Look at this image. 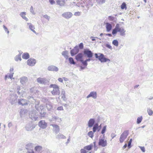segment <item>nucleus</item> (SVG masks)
<instances>
[{"label": "nucleus", "instance_id": "nucleus-2", "mask_svg": "<svg viewBox=\"0 0 153 153\" xmlns=\"http://www.w3.org/2000/svg\"><path fill=\"white\" fill-rule=\"evenodd\" d=\"M95 56L96 58H97L101 62H106L107 61H110V59L105 57L104 55L101 53L95 54Z\"/></svg>", "mask_w": 153, "mask_h": 153}, {"label": "nucleus", "instance_id": "nucleus-57", "mask_svg": "<svg viewBox=\"0 0 153 153\" xmlns=\"http://www.w3.org/2000/svg\"><path fill=\"white\" fill-rule=\"evenodd\" d=\"M50 70H53V69H49Z\"/></svg>", "mask_w": 153, "mask_h": 153}, {"label": "nucleus", "instance_id": "nucleus-41", "mask_svg": "<svg viewBox=\"0 0 153 153\" xmlns=\"http://www.w3.org/2000/svg\"><path fill=\"white\" fill-rule=\"evenodd\" d=\"M66 54L67 52H66V51H63L62 53V55L65 57V58H66V57H68V56L66 55Z\"/></svg>", "mask_w": 153, "mask_h": 153}, {"label": "nucleus", "instance_id": "nucleus-12", "mask_svg": "<svg viewBox=\"0 0 153 153\" xmlns=\"http://www.w3.org/2000/svg\"><path fill=\"white\" fill-rule=\"evenodd\" d=\"M50 19V17L49 16H48L47 15V14H45L44 16H43L42 18V21L43 22H46L48 21Z\"/></svg>", "mask_w": 153, "mask_h": 153}, {"label": "nucleus", "instance_id": "nucleus-30", "mask_svg": "<svg viewBox=\"0 0 153 153\" xmlns=\"http://www.w3.org/2000/svg\"><path fill=\"white\" fill-rule=\"evenodd\" d=\"M125 8H126V5L125 3L123 2L121 6V8L122 9H123Z\"/></svg>", "mask_w": 153, "mask_h": 153}, {"label": "nucleus", "instance_id": "nucleus-54", "mask_svg": "<svg viewBox=\"0 0 153 153\" xmlns=\"http://www.w3.org/2000/svg\"><path fill=\"white\" fill-rule=\"evenodd\" d=\"M12 76H13V75H11V76H10L9 77H10V78H12Z\"/></svg>", "mask_w": 153, "mask_h": 153}, {"label": "nucleus", "instance_id": "nucleus-28", "mask_svg": "<svg viewBox=\"0 0 153 153\" xmlns=\"http://www.w3.org/2000/svg\"><path fill=\"white\" fill-rule=\"evenodd\" d=\"M112 44L116 46H118V42L117 40H113L112 41Z\"/></svg>", "mask_w": 153, "mask_h": 153}, {"label": "nucleus", "instance_id": "nucleus-33", "mask_svg": "<svg viewBox=\"0 0 153 153\" xmlns=\"http://www.w3.org/2000/svg\"><path fill=\"white\" fill-rule=\"evenodd\" d=\"M88 135L89 137H90L91 138L93 137H94V133L93 132H92V131H90L88 133Z\"/></svg>", "mask_w": 153, "mask_h": 153}, {"label": "nucleus", "instance_id": "nucleus-59", "mask_svg": "<svg viewBox=\"0 0 153 153\" xmlns=\"http://www.w3.org/2000/svg\"><path fill=\"white\" fill-rule=\"evenodd\" d=\"M1 124H0V128Z\"/></svg>", "mask_w": 153, "mask_h": 153}, {"label": "nucleus", "instance_id": "nucleus-25", "mask_svg": "<svg viewBox=\"0 0 153 153\" xmlns=\"http://www.w3.org/2000/svg\"><path fill=\"white\" fill-rule=\"evenodd\" d=\"M27 81V78H22L20 79V82L22 84L24 83L25 82Z\"/></svg>", "mask_w": 153, "mask_h": 153}, {"label": "nucleus", "instance_id": "nucleus-18", "mask_svg": "<svg viewBox=\"0 0 153 153\" xmlns=\"http://www.w3.org/2000/svg\"><path fill=\"white\" fill-rule=\"evenodd\" d=\"M26 13L25 12H22L21 13L20 15L22 17L23 19L27 21L28 20V19L27 18L26 16Z\"/></svg>", "mask_w": 153, "mask_h": 153}, {"label": "nucleus", "instance_id": "nucleus-19", "mask_svg": "<svg viewBox=\"0 0 153 153\" xmlns=\"http://www.w3.org/2000/svg\"><path fill=\"white\" fill-rule=\"evenodd\" d=\"M94 119H90L88 123V126L89 127H91L94 123Z\"/></svg>", "mask_w": 153, "mask_h": 153}, {"label": "nucleus", "instance_id": "nucleus-35", "mask_svg": "<svg viewBox=\"0 0 153 153\" xmlns=\"http://www.w3.org/2000/svg\"><path fill=\"white\" fill-rule=\"evenodd\" d=\"M82 64H83V65L85 66V67H86V66H87V60H86V59L85 61H83V59H82Z\"/></svg>", "mask_w": 153, "mask_h": 153}, {"label": "nucleus", "instance_id": "nucleus-5", "mask_svg": "<svg viewBox=\"0 0 153 153\" xmlns=\"http://www.w3.org/2000/svg\"><path fill=\"white\" fill-rule=\"evenodd\" d=\"M83 53L85 55L87 56L88 58H91L93 55V53L89 49H84L83 51Z\"/></svg>", "mask_w": 153, "mask_h": 153}, {"label": "nucleus", "instance_id": "nucleus-36", "mask_svg": "<svg viewBox=\"0 0 153 153\" xmlns=\"http://www.w3.org/2000/svg\"><path fill=\"white\" fill-rule=\"evenodd\" d=\"M86 150L85 149V147L84 148V149H82L81 150V153H87V152L86 151Z\"/></svg>", "mask_w": 153, "mask_h": 153}, {"label": "nucleus", "instance_id": "nucleus-52", "mask_svg": "<svg viewBox=\"0 0 153 153\" xmlns=\"http://www.w3.org/2000/svg\"><path fill=\"white\" fill-rule=\"evenodd\" d=\"M55 71H58V69H57V68H55Z\"/></svg>", "mask_w": 153, "mask_h": 153}, {"label": "nucleus", "instance_id": "nucleus-53", "mask_svg": "<svg viewBox=\"0 0 153 153\" xmlns=\"http://www.w3.org/2000/svg\"><path fill=\"white\" fill-rule=\"evenodd\" d=\"M95 40V38H93L92 39V40H93V41H94V40Z\"/></svg>", "mask_w": 153, "mask_h": 153}, {"label": "nucleus", "instance_id": "nucleus-14", "mask_svg": "<svg viewBox=\"0 0 153 153\" xmlns=\"http://www.w3.org/2000/svg\"><path fill=\"white\" fill-rule=\"evenodd\" d=\"M83 55L82 53H79L76 56V58L77 60H79L82 62V57Z\"/></svg>", "mask_w": 153, "mask_h": 153}, {"label": "nucleus", "instance_id": "nucleus-51", "mask_svg": "<svg viewBox=\"0 0 153 153\" xmlns=\"http://www.w3.org/2000/svg\"><path fill=\"white\" fill-rule=\"evenodd\" d=\"M90 60H91L90 59H87V62L88 61H89Z\"/></svg>", "mask_w": 153, "mask_h": 153}, {"label": "nucleus", "instance_id": "nucleus-4", "mask_svg": "<svg viewBox=\"0 0 153 153\" xmlns=\"http://www.w3.org/2000/svg\"><path fill=\"white\" fill-rule=\"evenodd\" d=\"M128 133V131H125L122 133L120 138V141L121 143L123 142L125 139L126 138Z\"/></svg>", "mask_w": 153, "mask_h": 153}, {"label": "nucleus", "instance_id": "nucleus-40", "mask_svg": "<svg viewBox=\"0 0 153 153\" xmlns=\"http://www.w3.org/2000/svg\"><path fill=\"white\" fill-rule=\"evenodd\" d=\"M80 12H76L74 13V15L75 16H79L80 15Z\"/></svg>", "mask_w": 153, "mask_h": 153}, {"label": "nucleus", "instance_id": "nucleus-45", "mask_svg": "<svg viewBox=\"0 0 153 153\" xmlns=\"http://www.w3.org/2000/svg\"><path fill=\"white\" fill-rule=\"evenodd\" d=\"M58 80L59 82H63V79L62 78H59L58 79Z\"/></svg>", "mask_w": 153, "mask_h": 153}, {"label": "nucleus", "instance_id": "nucleus-24", "mask_svg": "<svg viewBox=\"0 0 153 153\" xmlns=\"http://www.w3.org/2000/svg\"><path fill=\"white\" fill-rule=\"evenodd\" d=\"M16 61H21L22 60L21 55H18L16 56L15 59Z\"/></svg>", "mask_w": 153, "mask_h": 153}, {"label": "nucleus", "instance_id": "nucleus-6", "mask_svg": "<svg viewBox=\"0 0 153 153\" xmlns=\"http://www.w3.org/2000/svg\"><path fill=\"white\" fill-rule=\"evenodd\" d=\"M99 144L102 146H105L107 145V141L105 140L104 138L100 139L99 141Z\"/></svg>", "mask_w": 153, "mask_h": 153}, {"label": "nucleus", "instance_id": "nucleus-46", "mask_svg": "<svg viewBox=\"0 0 153 153\" xmlns=\"http://www.w3.org/2000/svg\"><path fill=\"white\" fill-rule=\"evenodd\" d=\"M49 1L51 4H53L55 3V1L53 0H49Z\"/></svg>", "mask_w": 153, "mask_h": 153}, {"label": "nucleus", "instance_id": "nucleus-15", "mask_svg": "<svg viewBox=\"0 0 153 153\" xmlns=\"http://www.w3.org/2000/svg\"><path fill=\"white\" fill-rule=\"evenodd\" d=\"M92 97L94 98H96L97 97L96 92H95V91H92L87 96V98H89V97Z\"/></svg>", "mask_w": 153, "mask_h": 153}, {"label": "nucleus", "instance_id": "nucleus-38", "mask_svg": "<svg viewBox=\"0 0 153 153\" xmlns=\"http://www.w3.org/2000/svg\"><path fill=\"white\" fill-rule=\"evenodd\" d=\"M79 47L80 49H83V43H80L79 45Z\"/></svg>", "mask_w": 153, "mask_h": 153}, {"label": "nucleus", "instance_id": "nucleus-44", "mask_svg": "<svg viewBox=\"0 0 153 153\" xmlns=\"http://www.w3.org/2000/svg\"><path fill=\"white\" fill-rule=\"evenodd\" d=\"M106 47L109 48V49H111L112 48L111 46L109 45V44H106Z\"/></svg>", "mask_w": 153, "mask_h": 153}, {"label": "nucleus", "instance_id": "nucleus-22", "mask_svg": "<svg viewBox=\"0 0 153 153\" xmlns=\"http://www.w3.org/2000/svg\"><path fill=\"white\" fill-rule=\"evenodd\" d=\"M42 149V147L41 146H37L34 148L35 150L36 151H37V152H40Z\"/></svg>", "mask_w": 153, "mask_h": 153}, {"label": "nucleus", "instance_id": "nucleus-58", "mask_svg": "<svg viewBox=\"0 0 153 153\" xmlns=\"http://www.w3.org/2000/svg\"><path fill=\"white\" fill-rule=\"evenodd\" d=\"M144 2H146V0H144Z\"/></svg>", "mask_w": 153, "mask_h": 153}, {"label": "nucleus", "instance_id": "nucleus-50", "mask_svg": "<svg viewBox=\"0 0 153 153\" xmlns=\"http://www.w3.org/2000/svg\"><path fill=\"white\" fill-rule=\"evenodd\" d=\"M13 68H10V71L11 72V71H13Z\"/></svg>", "mask_w": 153, "mask_h": 153}, {"label": "nucleus", "instance_id": "nucleus-42", "mask_svg": "<svg viewBox=\"0 0 153 153\" xmlns=\"http://www.w3.org/2000/svg\"><path fill=\"white\" fill-rule=\"evenodd\" d=\"M108 19L110 20H113L114 19V18L113 16H108Z\"/></svg>", "mask_w": 153, "mask_h": 153}, {"label": "nucleus", "instance_id": "nucleus-31", "mask_svg": "<svg viewBox=\"0 0 153 153\" xmlns=\"http://www.w3.org/2000/svg\"><path fill=\"white\" fill-rule=\"evenodd\" d=\"M147 112L149 115H152L153 113V112L151 109H147Z\"/></svg>", "mask_w": 153, "mask_h": 153}, {"label": "nucleus", "instance_id": "nucleus-43", "mask_svg": "<svg viewBox=\"0 0 153 153\" xmlns=\"http://www.w3.org/2000/svg\"><path fill=\"white\" fill-rule=\"evenodd\" d=\"M140 149L143 152H145V148L144 146H141L140 147Z\"/></svg>", "mask_w": 153, "mask_h": 153}, {"label": "nucleus", "instance_id": "nucleus-23", "mask_svg": "<svg viewBox=\"0 0 153 153\" xmlns=\"http://www.w3.org/2000/svg\"><path fill=\"white\" fill-rule=\"evenodd\" d=\"M30 57V55L28 53H24L22 55V58L24 59H28Z\"/></svg>", "mask_w": 153, "mask_h": 153}, {"label": "nucleus", "instance_id": "nucleus-27", "mask_svg": "<svg viewBox=\"0 0 153 153\" xmlns=\"http://www.w3.org/2000/svg\"><path fill=\"white\" fill-rule=\"evenodd\" d=\"M142 119L143 117L142 116H140L139 117H138L137 120V123L138 124L140 123L141 122V121L142 120Z\"/></svg>", "mask_w": 153, "mask_h": 153}, {"label": "nucleus", "instance_id": "nucleus-16", "mask_svg": "<svg viewBox=\"0 0 153 153\" xmlns=\"http://www.w3.org/2000/svg\"><path fill=\"white\" fill-rule=\"evenodd\" d=\"M67 1V0H57L56 2L58 4L60 5H64L65 3V1Z\"/></svg>", "mask_w": 153, "mask_h": 153}, {"label": "nucleus", "instance_id": "nucleus-7", "mask_svg": "<svg viewBox=\"0 0 153 153\" xmlns=\"http://www.w3.org/2000/svg\"><path fill=\"white\" fill-rule=\"evenodd\" d=\"M38 125L40 128H45L47 126V123L45 122V120H42L40 121Z\"/></svg>", "mask_w": 153, "mask_h": 153}, {"label": "nucleus", "instance_id": "nucleus-10", "mask_svg": "<svg viewBox=\"0 0 153 153\" xmlns=\"http://www.w3.org/2000/svg\"><path fill=\"white\" fill-rule=\"evenodd\" d=\"M79 51V49L77 47H75L72 50H71V54L72 56L76 54Z\"/></svg>", "mask_w": 153, "mask_h": 153}, {"label": "nucleus", "instance_id": "nucleus-11", "mask_svg": "<svg viewBox=\"0 0 153 153\" xmlns=\"http://www.w3.org/2000/svg\"><path fill=\"white\" fill-rule=\"evenodd\" d=\"M19 103L20 105H27L28 104L26 100L24 99H20L19 100Z\"/></svg>", "mask_w": 153, "mask_h": 153}, {"label": "nucleus", "instance_id": "nucleus-17", "mask_svg": "<svg viewBox=\"0 0 153 153\" xmlns=\"http://www.w3.org/2000/svg\"><path fill=\"white\" fill-rule=\"evenodd\" d=\"M27 24L28 25L30 29L32 30L33 32H34V33H36V32L34 30L35 27L33 25L30 23H27Z\"/></svg>", "mask_w": 153, "mask_h": 153}, {"label": "nucleus", "instance_id": "nucleus-9", "mask_svg": "<svg viewBox=\"0 0 153 153\" xmlns=\"http://www.w3.org/2000/svg\"><path fill=\"white\" fill-rule=\"evenodd\" d=\"M62 16L66 19H69L72 16V14L70 12H65L62 14Z\"/></svg>", "mask_w": 153, "mask_h": 153}, {"label": "nucleus", "instance_id": "nucleus-13", "mask_svg": "<svg viewBox=\"0 0 153 153\" xmlns=\"http://www.w3.org/2000/svg\"><path fill=\"white\" fill-rule=\"evenodd\" d=\"M100 128L101 126H99L98 124H94L93 128V132H95L96 130H97L98 131H99Z\"/></svg>", "mask_w": 153, "mask_h": 153}, {"label": "nucleus", "instance_id": "nucleus-26", "mask_svg": "<svg viewBox=\"0 0 153 153\" xmlns=\"http://www.w3.org/2000/svg\"><path fill=\"white\" fill-rule=\"evenodd\" d=\"M37 80L38 82L40 83H43L45 82L44 79L41 78H38Z\"/></svg>", "mask_w": 153, "mask_h": 153}, {"label": "nucleus", "instance_id": "nucleus-29", "mask_svg": "<svg viewBox=\"0 0 153 153\" xmlns=\"http://www.w3.org/2000/svg\"><path fill=\"white\" fill-rule=\"evenodd\" d=\"M69 60L70 62V63L71 64H75V63L73 58L72 57H70L69 59Z\"/></svg>", "mask_w": 153, "mask_h": 153}, {"label": "nucleus", "instance_id": "nucleus-20", "mask_svg": "<svg viewBox=\"0 0 153 153\" xmlns=\"http://www.w3.org/2000/svg\"><path fill=\"white\" fill-rule=\"evenodd\" d=\"M106 28L107 31H110L112 28V26L111 24L109 23H106Z\"/></svg>", "mask_w": 153, "mask_h": 153}, {"label": "nucleus", "instance_id": "nucleus-1", "mask_svg": "<svg viewBox=\"0 0 153 153\" xmlns=\"http://www.w3.org/2000/svg\"><path fill=\"white\" fill-rule=\"evenodd\" d=\"M50 87L53 88V89L51 91V93L52 95H59L60 93L59 87L58 85L56 84H51Z\"/></svg>", "mask_w": 153, "mask_h": 153}, {"label": "nucleus", "instance_id": "nucleus-49", "mask_svg": "<svg viewBox=\"0 0 153 153\" xmlns=\"http://www.w3.org/2000/svg\"><path fill=\"white\" fill-rule=\"evenodd\" d=\"M99 1V2H100V0H98ZM102 3H104V2H105V0H102Z\"/></svg>", "mask_w": 153, "mask_h": 153}, {"label": "nucleus", "instance_id": "nucleus-3", "mask_svg": "<svg viewBox=\"0 0 153 153\" xmlns=\"http://www.w3.org/2000/svg\"><path fill=\"white\" fill-rule=\"evenodd\" d=\"M118 31L120 33L121 35H123L125 32L123 28H120L118 24L116 25L114 29L112 32V34H115Z\"/></svg>", "mask_w": 153, "mask_h": 153}, {"label": "nucleus", "instance_id": "nucleus-56", "mask_svg": "<svg viewBox=\"0 0 153 153\" xmlns=\"http://www.w3.org/2000/svg\"><path fill=\"white\" fill-rule=\"evenodd\" d=\"M108 36H111V34H108Z\"/></svg>", "mask_w": 153, "mask_h": 153}, {"label": "nucleus", "instance_id": "nucleus-8", "mask_svg": "<svg viewBox=\"0 0 153 153\" xmlns=\"http://www.w3.org/2000/svg\"><path fill=\"white\" fill-rule=\"evenodd\" d=\"M27 64L30 66H33L36 63V60L34 59H29L27 60Z\"/></svg>", "mask_w": 153, "mask_h": 153}, {"label": "nucleus", "instance_id": "nucleus-48", "mask_svg": "<svg viewBox=\"0 0 153 153\" xmlns=\"http://www.w3.org/2000/svg\"><path fill=\"white\" fill-rule=\"evenodd\" d=\"M127 146V143H125L124 145L123 146V149H125L126 148V147Z\"/></svg>", "mask_w": 153, "mask_h": 153}, {"label": "nucleus", "instance_id": "nucleus-34", "mask_svg": "<svg viewBox=\"0 0 153 153\" xmlns=\"http://www.w3.org/2000/svg\"><path fill=\"white\" fill-rule=\"evenodd\" d=\"M106 126H105L103 127L102 130L101 131V133L102 134H103V133H104L105 132L106 130Z\"/></svg>", "mask_w": 153, "mask_h": 153}, {"label": "nucleus", "instance_id": "nucleus-32", "mask_svg": "<svg viewBox=\"0 0 153 153\" xmlns=\"http://www.w3.org/2000/svg\"><path fill=\"white\" fill-rule=\"evenodd\" d=\"M132 138H131V139H130L129 141L128 142V148H130L131 147V145L132 143Z\"/></svg>", "mask_w": 153, "mask_h": 153}, {"label": "nucleus", "instance_id": "nucleus-39", "mask_svg": "<svg viewBox=\"0 0 153 153\" xmlns=\"http://www.w3.org/2000/svg\"><path fill=\"white\" fill-rule=\"evenodd\" d=\"M57 110H64V108L63 106H60L57 108Z\"/></svg>", "mask_w": 153, "mask_h": 153}, {"label": "nucleus", "instance_id": "nucleus-21", "mask_svg": "<svg viewBox=\"0 0 153 153\" xmlns=\"http://www.w3.org/2000/svg\"><path fill=\"white\" fill-rule=\"evenodd\" d=\"M92 147H93V144H90L84 146V149H85L86 150H91Z\"/></svg>", "mask_w": 153, "mask_h": 153}, {"label": "nucleus", "instance_id": "nucleus-47", "mask_svg": "<svg viewBox=\"0 0 153 153\" xmlns=\"http://www.w3.org/2000/svg\"><path fill=\"white\" fill-rule=\"evenodd\" d=\"M27 153H35L33 150H30V151H28Z\"/></svg>", "mask_w": 153, "mask_h": 153}, {"label": "nucleus", "instance_id": "nucleus-55", "mask_svg": "<svg viewBox=\"0 0 153 153\" xmlns=\"http://www.w3.org/2000/svg\"><path fill=\"white\" fill-rule=\"evenodd\" d=\"M84 68H83V67H82V66L81 67V69H83Z\"/></svg>", "mask_w": 153, "mask_h": 153}, {"label": "nucleus", "instance_id": "nucleus-37", "mask_svg": "<svg viewBox=\"0 0 153 153\" xmlns=\"http://www.w3.org/2000/svg\"><path fill=\"white\" fill-rule=\"evenodd\" d=\"M3 27H4L5 31H6V32H7V33H9V30L8 29V28H7V27H5V26H4V25L3 26Z\"/></svg>", "mask_w": 153, "mask_h": 153}]
</instances>
